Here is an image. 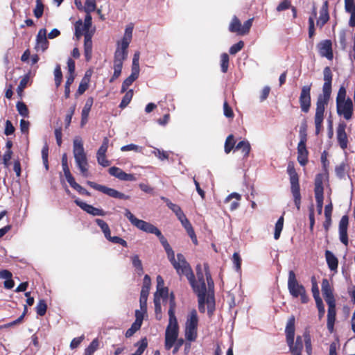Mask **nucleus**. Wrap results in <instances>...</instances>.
Listing matches in <instances>:
<instances>
[{
    "mask_svg": "<svg viewBox=\"0 0 355 355\" xmlns=\"http://www.w3.org/2000/svg\"><path fill=\"white\" fill-rule=\"evenodd\" d=\"M196 277L193 272L187 274V277L193 291L197 295L198 300V309L200 313H205V304L208 306L214 304V283L211 277L209 267L207 263L204 264L205 274L202 270L201 266L198 265L196 268Z\"/></svg>",
    "mask_w": 355,
    "mask_h": 355,
    "instance_id": "1",
    "label": "nucleus"
},
{
    "mask_svg": "<svg viewBox=\"0 0 355 355\" xmlns=\"http://www.w3.org/2000/svg\"><path fill=\"white\" fill-rule=\"evenodd\" d=\"M295 332V318L292 315L288 319L285 328L286 341L289 348V351L291 355H302V352L304 347V340L306 353L308 355H311L312 343L309 330L306 329L303 333L302 336H297L295 341L294 340Z\"/></svg>",
    "mask_w": 355,
    "mask_h": 355,
    "instance_id": "2",
    "label": "nucleus"
},
{
    "mask_svg": "<svg viewBox=\"0 0 355 355\" xmlns=\"http://www.w3.org/2000/svg\"><path fill=\"white\" fill-rule=\"evenodd\" d=\"M324 84L322 86V94L318 96L316 101V109L314 116L315 126V135L320 134L322 129L323 121L324 119V111L328 105L331 94V85L333 74L329 67H325L323 70Z\"/></svg>",
    "mask_w": 355,
    "mask_h": 355,
    "instance_id": "3",
    "label": "nucleus"
},
{
    "mask_svg": "<svg viewBox=\"0 0 355 355\" xmlns=\"http://www.w3.org/2000/svg\"><path fill=\"white\" fill-rule=\"evenodd\" d=\"M176 303L175 295L173 293L169 296L168 324L165 332V349L169 350L172 348L178 338L179 326L175 315Z\"/></svg>",
    "mask_w": 355,
    "mask_h": 355,
    "instance_id": "4",
    "label": "nucleus"
},
{
    "mask_svg": "<svg viewBox=\"0 0 355 355\" xmlns=\"http://www.w3.org/2000/svg\"><path fill=\"white\" fill-rule=\"evenodd\" d=\"M156 236L158 237L161 244L164 248L169 261L176 270L179 275H186L193 271L182 254L178 253L177 254L178 259H175L174 251L169 245L167 239L162 234L161 231H159Z\"/></svg>",
    "mask_w": 355,
    "mask_h": 355,
    "instance_id": "5",
    "label": "nucleus"
},
{
    "mask_svg": "<svg viewBox=\"0 0 355 355\" xmlns=\"http://www.w3.org/2000/svg\"><path fill=\"white\" fill-rule=\"evenodd\" d=\"M73 153L76 165L82 175L86 178L88 177V162L83 147V142L80 137H76L73 139Z\"/></svg>",
    "mask_w": 355,
    "mask_h": 355,
    "instance_id": "6",
    "label": "nucleus"
},
{
    "mask_svg": "<svg viewBox=\"0 0 355 355\" xmlns=\"http://www.w3.org/2000/svg\"><path fill=\"white\" fill-rule=\"evenodd\" d=\"M287 173L289 175L291 183V192L293 197V201L297 211L300 210L301 207V193L300 186L299 182V175L295 171L294 163L290 162L287 166Z\"/></svg>",
    "mask_w": 355,
    "mask_h": 355,
    "instance_id": "7",
    "label": "nucleus"
},
{
    "mask_svg": "<svg viewBox=\"0 0 355 355\" xmlns=\"http://www.w3.org/2000/svg\"><path fill=\"white\" fill-rule=\"evenodd\" d=\"M288 289L293 297H300L302 304H306L309 301L304 286L298 282L293 270H290L288 272Z\"/></svg>",
    "mask_w": 355,
    "mask_h": 355,
    "instance_id": "8",
    "label": "nucleus"
},
{
    "mask_svg": "<svg viewBox=\"0 0 355 355\" xmlns=\"http://www.w3.org/2000/svg\"><path fill=\"white\" fill-rule=\"evenodd\" d=\"M198 317L196 309H193L187 318L184 336L189 342H193L198 337Z\"/></svg>",
    "mask_w": 355,
    "mask_h": 355,
    "instance_id": "9",
    "label": "nucleus"
},
{
    "mask_svg": "<svg viewBox=\"0 0 355 355\" xmlns=\"http://www.w3.org/2000/svg\"><path fill=\"white\" fill-rule=\"evenodd\" d=\"M125 216L130 220L133 226L143 232L156 235L160 231L153 224L135 217L128 209H125Z\"/></svg>",
    "mask_w": 355,
    "mask_h": 355,
    "instance_id": "10",
    "label": "nucleus"
},
{
    "mask_svg": "<svg viewBox=\"0 0 355 355\" xmlns=\"http://www.w3.org/2000/svg\"><path fill=\"white\" fill-rule=\"evenodd\" d=\"M87 184L94 189L101 191L114 198L129 200L130 198L129 196L125 195L114 189L109 188L106 186L98 184L94 182L87 181Z\"/></svg>",
    "mask_w": 355,
    "mask_h": 355,
    "instance_id": "11",
    "label": "nucleus"
},
{
    "mask_svg": "<svg viewBox=\"0 0 355 355\" xmlns=\"http://www.w3.org/2000/svg\"><path fill=\"white\" fill-rule=\"evenodd\" d=\"M253 22V18L245 21L243 25L236 16L233 17L229 26V31L232 33H236L238 35H244L249 33Z\"/></svg>",
    "mask_w": 355,
    "mask_h": 355,
    "instance_id": "12",
    "label": "nucleus"
},
{
    "mask_svg": "<svg viewBox=\"0 0 355 355\" xmlns=\"http://www.w3.org/2000/svg\"><path fill=\"white\" fill-rule=\"evenodd\" d=\"M314 193L317 204L318 214H321L323 207L324 187L322 175L320 174L317 175L315 177Z\"/></svg>",
    "mask_w": 355,
    "mask_h": 355,
    "instance_id": "13",
    "label": "nucleus"
},
{
    "mask_svg": "<svg viewBox=\"0 0 355 355\" xmlns=\"http://www.w3.org/2000/svg\"><path fill=\"white\" fill-rule=\"evenodd\" d=\"M306 135L302 133L300 130V141L297 144V161L299 164L304 166L308 163L309 151L306 148Z\"/></svg>",
    "mask_w": 355,
    "mask_h": 355,
    "instance_id": "14",
    "label": "nucleus"
},
{
    "mask_svg": "<svg viewBox=\"0 0 355 355\" xmlns=\"http://www.w3.org/2000/svg\"><path fill=\"white\" fill-rule=\"evenodd\" d=\"M336 111L337 114L339 116H343L345 120H350L354 111L352 100L348 97L347 101L336 103Z\"/></svg>",
    "mask_w": 355,
    "mask_h": 355,
    "instance_id": "15",
    "label": "nucleus"
},
{
    "mask_svg": "<svg viewBox=\"0 0 355 355\" xmlns=\"http://www.w3.org/2000/svg\"><path fill=\"white\" fill-rule=\"evenodd\" d=\"M311 84L304 85L302 87L300 95L299 97V102L302 112L307 113L311 105Z\"/></svg>",
    "mask_w": 355,
    "mask_h": 355,
    "instance_id": "16",
    "label": "nucleus"
},
{
    "mask_svg": "<svg viewBox=\"0 0 355 355\" xmlns=\"http://www.w3.org/2000/svg\"><path fill=\"white\" fill-rule=\"evenodd\" d=\"M75 204L81 208L83 211L87 212V214L92 215L94 216H104L106 215V212L99 208H96L93 207L92 205H88L85 202H83L80 199L77 198L74 200Z\"/></svg>",
    "mask_w": 355,
    "mask_h": 355,
    "instance_id": "17",
    "label": "nucleus"
},
{
    "mask_svg": "<svg viewBox=\"0 0 355 355\" xmlns=\"http://www.w3.org/2000/svg\"><path fill=\"white\" fill-rule=\"evenodd\" d=\"M318 52L322 57H325L331 60L334 58L332 50V42L330 40H324L320 42L317 45Z\"/></svg>",
    "mask_w": 355,
    "mask_h": 355,
    "instance_id": "18",
    "label": "nucleus"
},
{
    "mask_svg": "<svg viewBox=\"0 0 355 355\" xmlns=\"http://www.w3.org/2000/svg\"><path fill=\"white\" fill-rule=\"evenodd\" d=\"M108 172L110 175L123 181H135L136 178L134 174L126 173L122 169L116 166H112L109 168Z\"/></svg>",
    "mask_w": 355,
    "mask_h": 355,
    "instance_id": "19",
    "label": "nucleus"
},
{
    "mask_svg": "<svg viewBox=\"0 0 355 355\" xmlns=\"http://www.w3.org/2000/svg\"><path fill=\"white\" fill-rule=\"evenodd\" d=\"M346 124L340 123L337 128V140L340 147L345 150L347 148L348 139L345 132Z\"/></svg>",
    "mask_w": 355,
    "mask_h": 355,
    "instance_id": "20",
    "label": "nucleus"
},
{
    "mask_svg": "<svg viewBox=\"0 0 355 355\" xmlns=\"http://www.w3.org/2000/svg\"><path fill=\"white\" fill-rule=\"evenodd\" d=\"M328 305V313H327V329L330 333H333L334 330V323L336 321V302L329 303Z\"/></svg>",
    "mask_w": 355,
    "mask_h": 355,
    "instance_id": "21",
    "label": "nucleus"
},
{
    "mask_svg": "<svg viewBox=\"0 0 355 355\" xmlns=\"http://www.w3.org/2000/svg\"><path fill=\"white\" fill-rule=\"evenodd\" d=\"M329 19V3L327 1H325L320 8V16L317 20L316 24L318 27H320V28H322L325 24L327 23Z\"/></svg>",
    "mask_w": 355,
    "mask_h": 355,
    "instance_id": "22",
    "label": "nucleus"
},
{
    "mask_svg": "<svg viewBox=\"0 0 355 355\" xmlns=\"http://www.w3.org/2000/svg\"><path fill=\"white\" fill-rule=\"evenodd\" d=\"M322 292L327 304L336 302L331 287L327 279H322Z\"/></svg>",
    "mask_w": 355,
    "mask_h": 355,
    "instance_id": "23",
    "label": "nucleus"
},
{
    "mask_svg": "<svg viewBox=\"0 0 355 355\" xmlns=\"http://www.w3.org/2000/svg\"><path fill=\"white\" fill-rule=\"evenodd\" d=\"M94 103L93 97H89L81 112L80 126L83 127L88 121L89 114Z\"/></svg>",
    "mask_w": 355,
    "mask_h": 355,
    "instance_id": "24",
    "label": "nucleus"
},
{
    "mask_svg": "<svg viewBox=\"0 0 355 355\" xmlns=\"http://www.w3.org/2000/svg\"><path fill=\"white\" fill-rule=\"evenodd\" d=\"M241 196L236 192L230 194L225 200V203L229 205L230 211L236 210L240 205Z\"/></svg>",
    "mask_w": 355,
    "mask_h": 355,
    "instance_id": "25",
    "label": "nucleus"
},
{
    "mask_svg": "<svg viewBox=\"0 0 355 355\" xmlns=\"http://www.w3.org/2000/svg\"><path fill=\"white\" fill-rule=\"evenodd\" d=\"M84 36V55L85 57V60L89 62L92 56V35L89 33H85Z\"/></svg>",
    "mask_w": 355,
    "mask_h": 355,
    "instance_id": "26",
    "label": "nucleus"
},
{
    "mask_svg": "<svg viewBox=\"0 0 355 355\" xmlns=\"http://www.w3.org/2000/svg\"><path fill=\"white\" fill-rule=\"evenodd\" d=\"M36 44L38 48L42 51L46 50L49 47V41L46 39V30L42 28L39 31L36 37Z\"/></svg>",
    "mask_w": 355,
    "mask_h": 355,
    "instance_id": "27",
    "label": "nucleus"
},
{
    "mask_svg": "<svg viewBox=\"0 0 355 355\" xmlns=\"http://www.w3.org/2000/svg\"><path fill=\"white\" fill-rule=\"evenodd\" d=\"M345 8L347 12L350 13L349 25L351 27L355 26V2L354 0H345Z\"/></svg>",
    "mask_w": 355,
    "mask_h": 355,
    "instance_id": "28",
    "label": "nucleus"
},
{
    "mask_svg": "<svg viewBox=\"0 0 355 355\" xmlns=\"http://www.w3.org/2000/svg\"><path fill=\"white\" fill-rule=\"evenodd\" d=\"M325 258L329 268L332 271L336 270L338 266V260L337 257L331 251L326 250Z\"/></svg>",
    "mask_w": 355,
    "mask_h": 355,
    "instance_id": "29",
    "label": "nucleus"
},
{
    "mask_svg": "<svg viewBox=\"0 0 355 355\" xmlns=\"http://www.w3.org/2000/svg\"><path fill=\"white\" fill-rule=\"evenodd\" d=\"M250 145L248 141H239L235 147L236 150H241V153L244 158L248 157L250 152Z\"/></svg>",
    "mask_w": 355,
    "mask_h": 355,
    "instance_id": "30",
    "label": "nucleus"
},
{
    "mask_svg": "<svg viewBox=\"0 0 355 355\" xmlns=\"http://www.w3.org/2000/svg\"><path fill=\"white\" fill-rule=\"evenodd\" d=\"M162 199L166 202L168 207L175 214L178 220L183 217L184 214L179 205L171 202L168 198H162Z\"/></svg>",
    "mask_w": 355,
    "mask_h": 355,
    "instance_id": "31",
    "label": "nucleus"
},
{
    "mask_svg": "<svg viewBox=\"0 0 355 355\" xmlns=\"http://www.w3.org/2000/svg\"><path fill=\"white\" fill-rule=\"evenodd\" d=\"M141 326V321L140 318H137V320L132 324L130 328H129L125 332V337L130 338L134 335V334L138 331Z\"/></svg>",
    "mask_w": 355,
    "mask_h": 355,
    "instance_id": "32",
    "label": "nucleus"
},
{
    "mask_svg": "<svg viewBox=\"0 0 355 355\" xmlns=\"http://www.w3.org/2000/svg\"><path fill=\"white\" fill-rule=\"evenodd\" d=\"M236 141L233 135H230L226 138L224 146V150L226 154H229L231 150L236 147Z\"/></svg>",
    "mask_w": 355,
    "mask_h": 355,
    "instance_id": "33",
    "label": "nucleus"
},
{
    "mask_svg": "<svg viewBox=\"0 0 355 355\" xmlns=\"http://www.w3.org/2000/svg\"><path fill=\"white\" fill-rule=\"evenodd\" d=\"M96 223L98 225V227L101 229L103 232L105 237L107 239L111 235V232L109 225L106 222L100 218H96L95 220Z\"/></svg>",
    "mask_w": 355,
    "mask_h": 355,
    "instance_id": "34",
    "label": "nucleus"
},
{
    "mask_svg": "<svg viewBox=\"0 0 355 355\" xmlns=\"http://www.w3.org/2000/svg\"><path fill=\"white\" fill-rule=\"evenodd\" d=\"M27 306L25 305L23 313L17 319L12 322L4 324L3 325H0V329L9 328L21 323L23 321L24 318L27 313Z\"/></svg>",
    "mask_w": 355,
    "mask_h": 355,
    "instance_id": "35",
    "label": "nucleus"
},
{
    "mask_svg": "<svg viewBox=\"0 0 355 355\" xmlns=\"http://www.w3.org/2000/svg\"><path fill=\"white\" fill-rule=\"evenodd\" d=\"M284 216H282L279 218V219L275 223L274 232V239L275 240H278L280 237V234L284 227Z\"/></svg>",
    "mask_w": 355,
    "mask_h": 355,
    "instance_id": "36",
    "label": "nucleus"
},
{
    "mask_svg": "<svg viewBox=\"0 0 355 355\" xmlns=\"http://www.w3.org/2000/svg\"><path fill=\"white\" fill-rule=\"evenodd\" d=\"M133 96V90L129 89L125 92L124 96L123 97L121 102L119 105V107L121 109H124L128 106V105L130 103Z\"/></svg>",
    "mask_w": 355,
    "mask_h": 355,
    "instance_id": "37",
    "label": "nucleus"
},
{
    "mask_svg": "<svg viewBox=\"0 0 355 355\" xmlns=\"http://www.w3.org/2000/svg\"><path fill=\"white\" fill-rule=\"evenodd\" d=\"M135 345L138 346V348L132 355H141L148 346L146 338H142L139 342L137 343Z\"/></svg>",
    "mask_w": 355,
    "mask_h": 355,
    "instance_id": "38",
    "label": "nucleus"
},
{
    "mask_svg": "<svg viewBox=\"0 0 355 355\" xmlns=\"http://www.w3.org/2000/svg\"><path fill=\"white\" fill-rule=\"evenodd\" d=\"M230 58L227 53H223L220 55V69L223 73L228 71Z\"/></svg>",
    "mask_w": 355,
    "mask_h": 355,
    "instance_id": "39",
    "label": "nucleus"
},
{
    "mask_svg": "<svg viewBox=\"0 0 355 355\" xmlns=\"http://www.w3.org/2000/svg\"><path fill=\"white\" fill-rule=\"evenodd\" d=\"M132 266L135 268L137 273L139 275H141L144 272V268L141 261L139 259V257L137 254L132 257Z\"/></svg>",
    "mask_w": 355,
    "mask_h": 355,
    "instance_id": "40",
    "label": "nucleus"
},
{
    "mask_svg": "<svg viewBox=\"0 0 355 355\" xmlns=\"http://www.w3.org/2000/svg\"><path fill=\"white\" fill-rule=\"evenodd\" d=\"M35 8L33 10L34 15L36 18L39 19L42 17L44 13V6L42 0H36Z\"/></svg>",
    "mask_w": 355,
    "mask_h": 355,
    "instance_id": "41",
    "label": "nucleus"
},
{
    "mask_svg": "<svg viewBox=\"0 0 355 355\" xmlns=\"http://www.w3.org/2000/svg\"><path fill=\"white\" fill-rule=\"evenodd\" d=\"M29 80L28 75H25L20 80L19 84L17 88V94L21 97L23 95L24 89L26 87Z\"/></svg>",
    "mask_w": 355,
    "mask_h": 355,
    "instance_id": "42",
    "label": "nucleus"
},
{
    "mask_svg": "<svg viewBox=\"0 0 355 355\" xmlns=\"http://www.w3.org/2000/svg\"><path fill=\"white\" fill-rule=\"evenodd\" d=\"M36 312L38 315L40 316H44L47 310V304L44 300H40L39 302L37 303L36 307Z\"/></svg>",
    "mask_w": 355,
    "mask_h": 355,
    "instance_id": "43",
    "label": "nucleus"
},
{
    "mask_svg": "<svg viewBox=\"0 0 355 355\" xmlns=\"http://www.w3.org/2000/svg\"><path fill=\"white\" fill-rule=\"evenodd\" d=\"M16 107H17V110L19 114L21 116H22L24 117L28 116L29 111H28V109L26 105L24 102H22V101L17 102L16 104Z\"/></svg>",
    "mask_w": 355,
    "mask_h": 355,
    "instance_id": "44",
    "label": "nucleus"
},
{
    "mask_svg": "<svg viewBox=\"0 0 355 355\" xmlns=\"http://www.w3.org/2000/svg\"><path fill=\"white\" fill-rule=\"evenodd\" d=\"M137 79V78L132 76V75H130L128 78H126L123 83H122V85H121V93H125L128 88L134 83V81H135Z\"/></svg>",
    "mask_w": 355,
    "mask_h": 355,
    "instance_id": "45",
    "label": "nucleus"
},
{
    "mask_svg": "<svg viewBox=\"0 0 355 355\" xmlns=\"http://www.w3.org/2000/svg\"><path fill=\"white\" fill-rule=\"evenodd\" d=\"M55 84L56 87L60 86L62 81V73L60 65H57L54 70Z\"/></svg>",
    "mask_w": 355,
    "mask_h": 355,
    "instance_id": "46",
    "label": "nucleus"
},
{
    "mask_svg": "<svg viewBox=\"0 0 355 355\" xmlns=\"http://www.w3.org/2000/svg\"><path fill=\"white\" fill-rule=\"evenodd\" d=\"M96 8V0H86L85 7L83 8L85 12L90 14L94 12Z\"/></svg>",
    "mask_w": 355,
    "mask_h": 355,
    "instance_id": "47",
    "label": "nucleus"
},
{
    "mask_svg": "<svg viewBox=\"0 0 355 355\" xmlns=\"http://www.w3.org/2000/svg\"><path fill=\"white\" fill-rule=\"evenodd\" d=\"M98 347V342L96 339L93 340L85 350V355H92Z\"/></svg>",
    "mask_w": 355,
    "mask_h": 355,
    "instance_id": "48",
    "label": "nucleus"
},
{
    "mask_svg": "<svg viewBox=\"0 0 355 355\" xmlns=\"http://www.w3.org/2000/svg\"><path fill=\"white\" fill-rule=\"evenodd\" d=\"M346 95H347L346 88L344 85H341L338 89L336 102L338 103V102H343L345 101H347Z\"/></svg>",
    "mask_w": 355,
    "mask_h": 355,
    "instance_id": "49",
    "label": "nucleus"
},
{
    "mask_svg": "<svg viewBox=\"0 0 355 355\" xmlns=\"http://www.w3.org/2000/svg\"><path fill=\"white\" fill-rule=\"evenodd\" d=\"M311 283H312L311 291H312V293H313V297H314L315 300L321 299V297H320L319 288H318L315 277H311Z\"/></svg>",
    "mask_w": 355,
    "mask_h": 355,
    "instance_id": "50",
    "label": "nucleus"
},
{
    "mask_svg": "<svg viewBox=\"0 0 355 355\" xmlns=\"http://www.w3.org/2000/svg\"><path fill=\"white\" fill-rule=\"evenodd\" d=\"M179 220L181 222L182 225L186 230L187 234L189 232H192V231L193 230V228L192 225L191 224L190 221L188 220V218L185 216V214Z\"/></svg>",
    "mask_w": 355,
    "mask_h": 355,
    "instance_id": "51",
    "label": "nucleus"
},
{
    "mask_svg": "<svg viewBox=\"0 0 355 355\" xmlns=\"http://www.w3.org/2000/svg\"><path fill=\"white\" fill-rule=\"evenodd\" d=\"M71 187L77 191L80 195L91 196V193L88 191L86 189L80 186L76 182H75Z\"/></svg>",
    "mask_w": 355,
    "mask_h": 355,
    "instance_id": "52",
    "label": "nucleus"
},
{
    "mask_svg": "<svg viewBox=\"0 0 355 355\" xmlns=\"http://www.w3.org/2000/svg\"><path fill=\"white\" fill-rule=\"evenodd\" d=\"M232 262L236 270H241L242 259L238 252H234L232 256Z\"/></svg>",
    "mask_w": 355,
    "mask_h": 355,
    "instance_id": "53",
    "label": "nucleus"
},
{
    "mask_svg": "<svg viewBox=\"0 0 355 355\" xmlns=\"http://www.w3.org/2000/svg\"><path fill=\"white\" fill-rule=\"evenodd\" d=\"M109 145V139L107 137H104L103 140V143L100 148H98L96 155H106V152L108 148Z\"/></svg>",
    "mask_w": 355,
    "mask_h": 355,
    "instance_id": "54",
    "label": "nucleus"
},
{
    "mask_svg": "<svg viewBox=\"0 0 355 355\" xmlns=\"http://www.w3.org/2000/svg\"><path fill=\"white\" fill-rule=\"evenodd\" d=\"M223 113L224 115L227 118L233 119L234 116L233 110L227 101H225L223 103Z\"/></svg>",
    "mask_w": 355,
    "mask_h": 355,
    "instance_id": "55",
    "label": "nucleus"
},
{
    "mask_svg": "<svg viewBox=\"0 0 355 355\" xmlns=\"http://www.w3.org/2000/svg\"><path fill=\"white\" fill-rule=\"evenodd\" d=\"M243 46L244 42L243 41H239L230 48L229 52L231 55H235L239 51H240L243 48Z\"/></svg>",
    "mask_w": 355,
    "mask_h": 355,
    "instance_id": "56",
    "label": "nucleus"
},
{
    "mask_svg": "<svg viewBox=\"0 0 355 355\" xmlns=\"http://www.w3.org/2000/svg\"><path fill=\"white\" fill-rule=\"evenodd\" d=\"M291 1L290 0H282L277 6L276 10L278 12H282L291 8Z\"/></svg>",
    "mask_w": 355,
    "mask_h": 355,
    "instance_id": "57",
    "label": "nucleus"
},
{
    "mask_svg": "<svg viewBox=\"0 0 355 355\" xmlns=\"http://www.w3.org/2000/svg\"><path fill=\"white\" fill-rule=\"evenodd\" d=\"M349 217L347 215L342 216L339 223V231H347Z\"/></svg>",
    "mask_w": 355,
    "mask_h": 355,
    "instance_id": "58",
    "label": "nucleus"
},
{
    "mask_svg": "<svg viewBox=\"0 0 355 355\" xmlns=\"http://www.w3.org/2000/svg\"><path fill=\"white\" fill-rule=\"evenodd\" d=\"M141 149H142L141 147H140L136 144H128V145L123 146L121 148V150L123 152L130 151V150H133L135 152H141Z\"/></svg>",
    "mask_w": 355,
    "mask_h": 355,
    "instance_id": "59",
    "label": "nucleus"
},
{
    "mask_svg": "<svg viewBox=\"0 0 355 355\" xmlns=\"http://www.w3.org/2000/svg\"><path fill=\"white\" fill-rule=\"evenodd\" d=\"M12 150H6V152L4 153L3 155V158H2V161H3V165L5 166V167H8L10 164V159L12 158Z\"/></svg>",
    "mask_w": 355,
    "mask_h": 355,
    "instance_id": "60",
    "label": "nucleus"
},
{
    "mask_svg": "<svg viewBox=\"0 0 355 355\" xmlns=\"http://www.w3.org/2000/svg\"><path fill=\"white\" fill-rule=\"evenodd\" d=\"M97 162L98 164L103 167L109 166L111 164L110 161L107 159L106 155H96Z\"/></svg>",
    "mask_w": 355,
    "mask_h": 355,
    "instance_id": "61",
    "label": "nucleus"
},
{
    "mask_svg": "<svg viewBox=\"0 0 355 355\" xmlns=\"http://www.w3.org/2000/svg\"><path fill=\"white\" fill-rule=\"evenodd\" d=\"M15 128L10 120L6 121L4 134L6 136L12 135L15 132Z\"/></svg>",
    "mask_w": 355,
    "mask_h": 355,
    "instance_id": "62",
    "label": "nucleus"
},
{
    "mask_svg": "<svg viewBox=\"0 0 355 355\" xmlns=\"http://www.w3.org/2000/svg\"><path fill=\"white\" fill-rule=\"evenodd\" d=\"M92 18L90 14H87L85 15L84 24L83 25V30L85 33H89V29L92 26Z\"/></svg>",
    "mask_w": 355,
    "mask_h": 355,
    "instance_id": "63",
    "label": "nucleus"
},
{
    "mask_svg": "<svg viewBox=\"0 0 355 355\" xmlns=\"http://www.w3.org/2000/svg\"><path fill=\"white\" fill-rule=\"evenodd\" d=\"M128 57V51H123L119 49H116L114 58L125 60Z\"/></svg>",
    "mask_w": 355,
    "mask_h": 355,
    "instance_id": "64",
    "label": "nucleus"
}]
</instances>
